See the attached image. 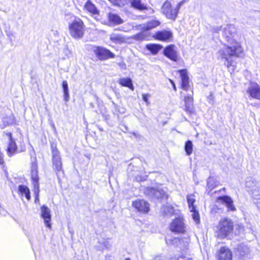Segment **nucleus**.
Listing matches in <instances>:
<instances>
[{
	"instance_id": "864d4df0",
	"label": "nucleus",
	"mask_w": 260,
	"mask_h": 260,
	"mask_svg": "<svg viewBox=\"0 0 260 260\" xmlns=\"http://www.w3.org/2000/svg\"><path fill=\"white\" fill-rule=\"evenodd\" d=\"M225 190V187H223L221 190Z\"/></svg>"
},
{
	"instance_id": "4468645a",
	"label": "nucleus",
	"mask_w": 260,
	"mask_h": 260,
	"mask_svg": "<svg viewBox=\"0 0 260 260\" xmlns=\"http://www.w3.org/2000/svg\"><path fill=\"white\" fill-rule=\"evenodd\" d=\"M170 230L174 233H184L185 231V226L182 218H176L171 222L170 226Z\"/></svg>"
},
{
	"instance_id": "79ce46f5",
	"label": "nucleus",
	"mask_w": 260,
	"mask_h": 260,
	"mask_svg": "<svg viewBox=\"0 0 260 260\" xmlns=\"http://www.w3.org/2000/svg\"><path fill=\"white\" fill-rule=\"evenodd\" d=\"M179 239L178 238H174L173 239H166V242L167 244H168V242L169 241L170 243L171 244H172V242H175V243H177L178 241H179Z\"/></svg>"
},
{
	"instance_id": "2eb2a0df",
	"label": "nucleus",
	"mask_w": 260,
	"mask_h": 260,
	"mask_svg": "<svg viewBox=\"0 0 260 260\" xmlns=\"http://www.w3.org/2000/svg\"><path fill=\"white\" fill-rule=\"evenodd\" d=\"M246 92L252 99L260 101V85L257 83L251 82Z\"/></svg>"
},
{
	"instance_id": "473e14b6",
	"label": "nucleus",
	"mask_w": 260,
	"mask_h": 260,
	"mask_svg": "<svg viewBox=\"0 0 260 260\" xmlns=\"http://www.w3.org/2000/svg\"><path fill=\"white\" fill-rule=\"evenodd\" d=\"M162 212L164 214H168L169 215L171 216L174 212V208L172 207H166L162 209Z\"/></svg>"
},
{
	"instance_id": "8fccbe9b",
	"label": "nucleus",
	"mask_w": 260,
	"mask_h": 260,
	"mask_svg": "<svg viewBox=\"0 0 260 260\" xmlns=\"http://www.w3.org/2000/svg\"><path fill=\"white\" fill-rule=\"evenodd\" d=\"M94 98L98 101V97L96 95H94Z\"/></svg>"
},
{
	"instance_id": "423d86ee",
	"label": "nucleus",
	"mask_w": 260,
	"mask_h": 260,
	"mask_svg": "<svg viewBox=\"0 0 260 260\" xmlns=\"http://www.w3.org/2000/svg\"><path fill=\"white\" fill-rule=\"evenodd\" d=\"M218 237L224 239L229 237L233 231V222L231 219L225 218L221 220L217 227Z\"/></svg>"
},
{
	"instance_id": "c9c22d12",
	"label": "nucleus",
	"mask_w": 260,
	"mask_h": 260,
	"mask_svg": "<svg viewBox=\"0 0 260 260\" xmlns=\"http://www.w3.org/2000/svg\"><path fill=\"white\" fill-rule=\"evenodd\" d=\"M111 3L113 4L115 6H120L121 3H122L124 0H108Z\"/></svg>"
},
{
	"instance_id": "7c9ffc66",
	"label": "nucleus",
	"mask_w": 260,
	"mask_h": 260,
	"mask_svg": "<svg viewBox=\"0 0 260 260\" xmlns=\"http://www.w3.org/2000/svg\"><path fill=\"white\" fill-rule=\"evenodd\" d=\"M207 190H209L208 194L210 193V191L217 186L218 184L217 181L211 176H210L207 180Z\"/></svg>"
},
{
	"instance_id": "e433bc0d",
	"label": "nucleus",
	"mask_w": 260,
	"mask_h": 260,
	"mask_svg": "<svg viewBox=\"0 0 260 260\" xmlns=\"http://www.w3.org/2000/svg\"><path fill=\"white\" fill-rule=\"evenodd\" d=\"M185 0H183L181 2H180L179 3H178L177 4V5H176V6L175 7V9L176 10H177V12L179 13V11L180 10V9L181 8V7L184 4V3H185Z\"/></svg>"
},
{
	"instance_id": "39448f33",
	"label": "nucleus",
	"mask_w": 260,
	"mask_h": 260,
	"mask_svg": "<svg viewBox=\"0 0 260 260\" xmlns=\"http://www.w3.org/2000/svg\"><path fill=\"white\" fill-rule=\"evenodd\" d=\"M161 22L156 19H152L147 21L145 24H140L139 25L141 27L142 32L135 35L133 39L137 41H143L146 40L148 37L146 31L156 28L160 25Z\"/></svg>"
},
{
	"instance_id": "a878e982",
	"label": "nucleus",
	"mask_w": 260,
	"mask_h": 260,
	"mask_svg": "<svg viewBox=\"0 0 260 260\" xmlns=\"http://www.w3.org/2000/svg\"><path fill=\"white\" fill-rule=\"evenodd\" d=\"M130 3L133 8L140 11L146 10L148 9L147 5L142 3L141 0H133Z\"/></svg>"
},
{
	"instance_id": "603ef678",
	"label": "nucleus",
	"mask_w": 260,
	"mask_h": 260,
	"mask_svg": "<svg viewBox=\"0 0 260 260\" xmlns=\"http://www.w3.org/2000/svg\"><path fill=\"white\" fill-rule=\"evenodd\" d=\"M124 260H131L130 258H126Z\"/></svg>"
},
{
	"instance_id": "a211bd4d",
	"label": "nucleus",
	"mask_w": 260,
	"mask_h": 260,
	"mask_svg": "<svg viewBox=\"0 0 260 260\" xmlns=\"http://www.w3.org/2000/svg\"><path fill=\"white\" fill-rule=\"evenodd\" d=\"M217 201L224 205L230 211H234L236 210L233 199L228 195L219 196L217 198Z\"/></svg>"
},
{
	"instance_id": "c85d7f7f",
	"label": "nucleus",
	"mask_w": 260,
	"mask_h": 260,
	"mask_svg": "<svg viewBox=\"0 0 260 260\" xmlns=\"http://www.w3.org/2000/svg\"><path fill=\"white\" fill-rule=\"evenodd\" d=\"M61 87L63 91V100L65 102H68L70 99L68 83L66 80L62 81Z\"/></svg>"
},
{
	"instance_id": "ddd939ff",
	"label": "nucleus",
	"mask_w": 260,
	"mask_h": 260,
	"mask_svg": "<svg viewBox=\"0 0 260 260\" xmlns=\"http://www.w3.org/2000/svg\"><path fill=\"white\" fill-rule=\"evenodd\" d=\"M132 205L138 212L143 213H147L150 210V204L143 199H137L133 201Z\"/></svg>"
},
{
	"instance_id": "6e6552de",
	"label": "nucleus",
	"mask_w": 260,
	"mask_h": 260,
	"mask_svg": "<svg viewBox=\"0 0 260 260\" xmlns=\"http://www.w3.org/2000/svg\"><path fill=\"white\" fill-rule=\"evenodd\" d=\"M92 51L96 57L101 61L114 58L115 56V54L110 50L102 46H94L92 47Z\"/></svg>"
},
{
	"instance_id": "f257e3e1",
	"label": "nucleus",
	"mask_w": 260,
	"mask_h": 260,
	"mask_svg": "<svg viewBox=\"0 0 260 260\" xmlns=\"http://www.w3.org/2000/svg\"><path fill=\"white\" fill-rule=\"evenodd\" d=\"M223 38L226 42L218 52V55L222 59H224V64L228 68L232 66V57H238L243 51L241 46L236 41V28L232 24L226 25L223 28Z\"/></svg>"
},
{
	"instance_id": "a18cd8bd",
	"label": "nucleus",
	"mask_w": 260,
	"mask_h": 260,
	"mask_svg": "<svg viewBox=\"0 0 260 260\" xmlns=\"http://www.w3.org/2000/svg\"><path fill=\"white\" fill-rule=\"evenodd\" d=\"M189 209H190V211L193 213V212H198L196 209V207L194 206V205L190 206V207H189Z\"/></svg>"
},
{
	"instance_id": "0eeeda50",
	"label": "nucleus",
	"mask_w": 260,
	"mask_h": 260,
	"mask_svg": "<svg viewBox=\"0 0 260 260\" xmlns=\"http://www.w3.org/2000/svg\"><path fill=\"white\" fill-rule=\"evenodd\" d=\"M31 178L32 182V185L34 186V191L35 196V203L37 201H39V177L38 176V167L37 162V160H35L31 163Z\"/></svg>"
},
{
	"instance_id": "cd10ccee",
	"label": "nucleus",
	"mask_w": 260,
	"mask_h": 260,
	"mask_svg": "<svg viewBox=\"0 0 260 260\" xmlns=\"http://www.w3.org/2000/svg\"><path fill=\"white\" fill-rule=\"evenodd\" d=\"M18 191L22 195H24L27 200H30V190L27 186L22 184L19 185L18 186Z\"/></svg>"
},
{
	"instance_id": "7ed1b4c3",
	"label": "nucleus",
	"mask_w": 260,
	"mask_h": 260,
	"mask_svg": "<svg viewBox=\"0 0 260 260\" xmlns=\"http://www.w3.org/2000/svg\"><path fill=\"white\" fill-rule=\"evenodd\" d=\"M245 187L251 195L254 204L260 209V185L251 177H247L245 180Z\"/></svg>"
},
{
	"instance_id": "ea45409f",
	"label": "nucleus",
	"mask_w": 260,
	"mask_h": 260,
	"mask_svg": "<svg viewBox=\"0 0 260 260\" xmlns=\"http://www.w3.org/2000/svg\"><path fill=\"white\" fill-rule=\"evenodd\" d=\"M103 245L107 249H110L112 247V244L108 241H104L103 242Z\"/></svg>"
},
{
	"instance_id": "c756f323",
	"label": "nucleus",
	"mask_w": 260,
	"mask_h": 260,
	"mask_svg": "<svg viewBox=\"0 0 260 260\" xmlns=\"http://www.w3.org/2000/svg\"><path fill=\"white\" fill-rule=\"evenodd\" d=\"M84 8L90 13L93 14H98L99 11L95 6L89 0H88L85 5Z\"/></svg>"
},
{
	"instance_id": "b1692460",
	"label": "nucleus",
	"mask_w": 260,
	"mask_h": 260,
	"mask_svg": "<svg viewBox=\"0 0 260 260\" xmlns=\"http://www.w3.org/2000/svg\"><path fill=\"white\" fill-rule=\"evenodd\" d=\"M118 83L122 86L128 87L132 90H134L133 81L129 77L120 78Z\"/></svg>"
},
{
	"instance_id": "de8ad7c7",
	"label": "nucleus",
	"mask_w": 260,
	"mask_h": 260,
	"mask_svg": "<svg viewBox=\"0 0 260 260\" xmlns=\"http://www.w3.org/2000/svg\"><path fill=\"white\" fill-rule=\"evenodd\" d=\"M90 107L91 108H93L94 107V104L92 103H90L89 104Z\"/></svg>"
},
{
	"instance_id": "f8f14e48",
	"label": "nucleus",
	"mask_w": 260,
	"mask_h": 260,
	"mask_svg": "<svg viewBox=\"0 0 260 260\" xmlns=\"http://www.w3.org/2000/svg\"><path fill=\"white\" fill-rule=\"evenodd\" d=\"M234 253L239 259L244 260L248 257L249 253V248L245 244L241 243L235 247Z\"/></svg>"
},
{
	"instance_id": "5fc2aeb1",
	"label": "nucleus",
	"mask_w": 260,
	"mask_h": 260,
	"mask_svg": "<svg viewBox=\"0 0 260 260\" xmlns=\"http://www.w3.org/2000/svg\"><path fill=\"white\" fill-rule=\"evenodd\" d=\"M259 133L260 134V129H259Z\"/></svg>"
},
{
	"instance_id": "9b49d317",
	"label": "nucleus",
	"mask_w": 260,
	"mask_h": 260,
	"mask_svg": "<svg viewBox=\"0 0 260 260\" xmlns=\"http://www.w3.org/2000/svg\"><path fill=\"white\" fill-rule=\"evenodd\" d=\"M162 12L166 16L167 18L175 21L178 16V12L175 8H173L170 2L168 1H166L163 4L162 8Z\"/></svg>"
},
{
	"instance_id": "58836bf2",
	"label": "nucleus",
	"mask_w": 260,
	"mask_h": 260,
	"mask_svg": "<svg viewBox=\"0 0 260 260\" xmlns=\"http://www.w3.org/2000/svg\"><path fill=\"white\" fill-rule=\"evenodd\" d=\"M171 260H192V258H189L185 256H180L176 258H171Z\"/></svg>"
},
{
	"instance_id": "1a4fd4ad",
	"label": "nucleus",
	"mask_w": 260,
	"mask_h": 260,
	"mask_svg": "<svg viewBox=\"0 0 260 260\" xmlns=\"http://www.w3.org/2000/svg\"><path fill=\"white\" fill-rule=\"evenodd\" d=\"M52 160L54 169L56 171V174L59 179V176L60 174H63L62 167L61 159L59 151L56 147L52 146Z\"/></svg>"
},
{
	"instance_id": "393cba45",
	"label": "nucleus",
	"mask_w": 260,
	"mask_h": 260,
	"mask_svg": "<svg viewBox=\"0 0 260 260\" xmlns=\"http://www.w3.org/2000/svg\"><path fill=\"white\" fill-rule=\"evenodd\" d=\"M110 40L115 44H121L125 41L126 38L119 34H112Z\"/></svg>"
},
{
	"instance_id": "f3484780",
	"label": "nucleus",
	"mask_w": 260,
	"mask_h": 260,
	"mask_svg": "<svg viewBox=\"0 0 260 260\" xmlns=\"http://www.w3.org/2000/svg\"><path fill=\"white\" fill-rule=\"evenodd\" d=\"M153 37L155 40L167 42L173 38V34L171 30L163 29L156 31Z\"/></svg>"
},
{
	"instance_id": "f03ea898",
	"label": "nucleus",
	"mask_w": 260,
	"mask_h": 260,
	"mask_svg": "<svg viewBox=\"0 0 260 260\" xmlns=\"http://www.w3.org/2000/svg\"><path fill=\"white\" fill-rule=\"evenodd\" d=\"M144 193L148 199L157 202H167L169 198V195L160 186L147 187Z\"/></svg>"
},
{
	"instance_id": "4c0bfd02",
	"label": "nucleus",
	"mask_w": 260,
	"mask_h": 260,
	"mask_svg": "<svg viewBox=\"0 0 260 260\" xmlns=\"http://www.w3.org/2000/svg\"><path fill=\"white\" fill-rule=\"evenodd\" d=\"M187 201L188 204V206L190 207V206L193 205L195 202V200L193 198L190 197L187 198Z\"/></svg>"
},
{
	"instance_id": "a19ab883",
	"label": "nucleus",
	"mask_w": 260,
	"mask_h": 260,
	"mask_svg": "<svg viewBox=\"0 0 260 260\" xmlns=\"http://www.w3.org/2000/svg\"><path fill=\"white\" fill-rule=\"evenodd\" d=\"M221 29L220 26H214L212 28L211 31L212 32L214 33H218L219 30Z\"/></svg>"
},
{
	"instance_id": "9d476101",
	"label": "nucleus",
	"mask_w": 260,
	"mask_h": 260,
	"mask_svg": "<svg viewBox=\"0 0 260 260\" xmlns=\"http://www.w3.org/2000/svg\"><path fill=\"white\" fill-rule=\"evenodd\" d=\"M163 54L170 60L177 62L180 58L177 47L174 44H170L163 49Z\"/></svg>"
},
{
	"instance_id": "bb28decb",
	"label": "nucleus",
	"mask_w": 260,
	"mask_h": 260,
	"mask_svg": "<svg viewBox=\"0 0 260 260\" xmlns=\"http://www.w3.org/2000/svg\"><path fill=\"white\" fill-rule=\"evenodd\" d=\"M109 21L114 24H120L123 22L122 19L117 14L109 13L108 15Z\"/></svg>"
},
{
	"instance_id": "3c124183",
	"label": "nucleus",
	"mask_w": 260,
	"mask_h": 260,
	"mask_svg": "<svg viewBox=\"0 0 260 260\" xmlns=\"http://www.w3.org/2000/svg\"><path fill=\"white\" fill-rule=\"evenodd\" d=\"M52 127L54 129H55V125H54V124L53 123L52 125Z\"/></svg>"
},
{
	"instance_id": "49530a36",
	"label": "nucleus",
	"mask_w": 260,
	"mask_h": 260,
	"mask_svg": "<svg viewBox=\"0 0 260 260\" xmlns=\"http://www.w3.org/2000/svg\"><path fill=\"white\" fill-rule=\"evenodd\" d=\"M122 126H123L124 127V129H122V130L123 131V132H126L127 131L128 129V128L126 126L124 125H123Z\"/></svg>"
},
{
	"instance_id": "09e8293b",
	"label": "nucleus",
	"mask_w": 260,
	"mask_h": 260,
	"mask_svg": "<svg viewBox=\"0 0 260 260\" xmlns=\"http://www.w3.org/2000/svg\"><path fill=\"white\" fill-rule=\"evenodd\" d=\"M111 256L110 255H106V259L108 260V258H110Z\"/></svg>"
},
{
	"instance_id": "c03bdc74",
	"label": "nucleus",
	"mask_w": 260,
	"mask_h": 260,
	"mask_svg": "<svg viewBox=\"0 0 260 260\" xmlns=\"http://www.w3.org/2000/svg\"><path fill=\"white\" fill-rule=\"evenodd\" d=\"M170 83H171V84L172 85L173 89L175 91H176L177 90V88H176V86L175 85V84L174 82L172 80H171V79H170Z\"/></svg>"
},
{
	"instance_id": "aec40b11",
	"label": "nucleus",
	"mask_w": 260,
	"mask_h": 260,
	"mask_svg": "<svg viewBox=\"0 0 260 260\" xmlns=\"http://www.w3.org/2000/svg\"><path fill=\"white\" fill-rule=\"evenodd\" d=\"M178 72L181 79V88L185 91L188 90L190 86L189 84V77L186 69L179 70Z\"/></svg>"
},
{
	"instance_id": "5701e85b",
	"label": "nucleus",
	"mask_w": 260,
	"mask_h": 260,
	"mask_svg": "<svg viewBox=\"0 0 260 260\" xmlns=\"http://www.w3.org/2000/svg\"><path fill=\"white\" fill-rule=\"evenodd\" d=\"M162 48L163 46L161 45L154 43L148 44L145 46L146 49L148 50L153 55L157 54Z\"/></svg>"
},
{
	"instance_id": "72a5a7b5",
	"label": "nucleus",
	"mask_w": 260,
	"mask_h": 260,
	"mask_svg": "<svg viewBox=\"0 0 260 260\" xmlns=\"http://www.w3.org/2000/svg\"><path fill=\"white\" fill-rule=\"evenodd\" d=\"M192 219L196 224H199L200 222V218L198 212H193L192 214Z\"/></svg>"
},
{
	"instance_id": "6ab92c4d",
	"label": "nucleus",
	"mask_w": 260,
	"mask_h": 260,
	"mask_svg": "<svg viewBox=\"0 0 260 260\" xmlns=\"http://www.w3.org/2000/svg\"><path fill=\"white\" fill-rule=\"evenodd\" d=\"M41 216L44 219L46 226L50 228L51 227L50 223L51 215L50 209L47 206L44 205L41 207Z\"/></svg>"
},
{
	"instance_id": "412c9836",
	"label": "nucleus",
	"mask_w": 260,
	"mask_h": 260,
	"mask_svg": "<svg viewBox=\"0 0 260 260\" xmlns=\"http://www.w3.org/2000/svg\"><path fill=\"white\" fill-rule=\"evenodd\" d=\"M217 257V260H232V253L229 248L222 247L218 252Z\"/></svg>"
},
{
	"instance_id": "f704fd0d",
	"label": "nucleus",
	"mask_w": 260,
	"mask_h": 260,
	"mask_svg": "<svg viewBox=\"0 0 260 260\" xmlns=\"http://www.w3.org/2000/svg\"><path fill=\"white\" fill-rule=\"evenodd\" d=\"M112 107L115 109V111L120 113H123L124 111H121L120 107L117 104H115L114 101H112Z\"/></svg>"
},
{
	"instance_id": "37998d69",
	"label": "nucleus",
	"mask_w": 260,
	"mask_h": 260,
	"mask_svg": "<svg viewBox=\"0 0 260 260\" xmlns=\"http://www.w3.org/2000/svg\"><path fill=\"white\" fill-rule=\"evenodd\" d=\"M149 95L148 94H143L142 99L146 103H148V98Z\"/></svg>"
},
{
	"instance_id": "20e7f679",
	"label": "nucleus",
	"mask_w": 260,
	"mask_h": 260,
	"mask_svg": "<svg viewBox=\"0 0 260 260\" xmlns=\"http://www.w3.org/2000/svg\"><path fill=\"white\" fill-rule=\"evenodd\" d=\"M69 30L70 35L74 39H82L85 31V25L83 21L79 17H74V19L69 24Z\"/></svg>"
},
{
	"instance_id": "4be33fe9",
	"label": "nucleus",
	"mask_w": 260,
	"mask_h": 260,
	"mask_svg": "<svg viewBox=\"0 0 260 260\" xmlns=\"http://www.w3.org/2000/svg\"><path fill=\"white\" fill-rule=\"evenodd\" d=\"M185 111L188 114L193 112V98L191 95L184 98Z\"/></svg>"
},
{
	"instance_id": "dca6fc26",
	"label": "nucleus",
	"mask_w": 260,
	"mask_h": 260,
	"mask_svg": "<svg viewBox=\"0 0 260 260\" xmlns=\"http://www.w3.org/2000/svg\"><path fill=\"white\" fill-rule=\"evenodd\" d=\"M8 137V147L7 148V153L9 157H11L17 152V145L16 143L15 140L12 137L11 133H7L6 134Z\"/></svg>"
},
{
	"instance_id": "2f4dec72",
	"label": "nucleus",
	"mask_w": 260,
	"mask_h": 260,
	"mask_svg": "<svg viewBox=\"0 0 260 260\" xmlns=\"http://www.w3.org/2000/svg\"><path fill=\"white\" fill-rule=\"evenodd\" d=\"M184 150L186 152V154L188 156H189L192 153L193 150V144L191 141L187 140L185 142Z\"/></svg>"
}]
</instances>
